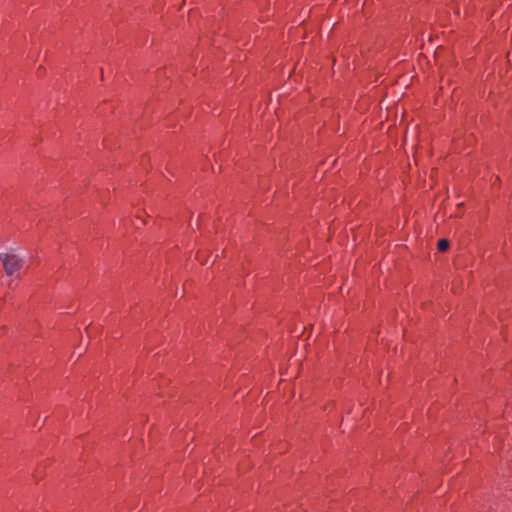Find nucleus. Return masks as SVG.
<instances>
[{"label":"nucleus","instance_id":"nucleus-1","mask_svg":"<svg viewBox=\"0 0 512 512\" xmlns=\"http://www.w3.org/2000/svg\"><path fill=\"white\" fill-rule=\"evenodd\" d=\"M0 261L3 263L5 273L8 276L13 275L23 265V259L11 253H0Z\"/></svg>","mask_w":512,"mask_h":512},{"label":"nucleus","instance_id":"nucleus-2","mask_svg":"<svg viewBox=\"0 0 512 512\" xmlns=\"http://www.w3.org/2000/svg\"><path fill=\"white\" fill-rule=\"evenodd\" d=\"M437 248L441 252H445L449 248V242L446 239H441L438 242Z\"/></svg>","mask_w":512,"mask_h":512}]
</instances>
